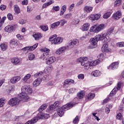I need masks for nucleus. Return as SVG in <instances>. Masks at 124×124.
I'll list each match as a JSON object with an SVG mask.
<instances>
[{"mask_svg": "<svg viewBox=\"0 0 124 124\" xmlns=\"http://www.w3.org/2000/svg\"><path fill=\"white\" fill-rule=\"evenodd\" d=\"M122 4V0H116L114 3V6L117 7Z\"/></svg>", "mask_w": 124, "mask_h": 124, "instance_id": "37", "label": "nucleus"}, {"mask_svg": "<svg viewBox=\"0 0 124 124\" xmlns=\"http://www.w3.org/2000/svg\"><path fill=\"white\" fill-rule=\"evenodd\" d=\"M121 17H122V12H121V11L116 12L115 13L113 14L112 16V19L115 20V21L119 20Z\"/></svg>", "mask_w": 124, "mask_h": 124, "instance_id": "15", "label": "nucleus"}, {"mask_svg": "<svg viewBox=\"0 0 124 124\" xmlns=\"http://www.w3.org/2000/svg\"><path fill=\"white\" fill-rule=\"evenodd\" d=\"M111 14H112V13L111 12L106 13L103 15V18L104 19H108V18H109V17H110L111 16Z\"/></svg>", "mask_w": 124, "mask_h": 124, "instance_id": "41", "label": "nucleus"}, {"mask_svg": "<svg viewBox=\"0 0 124 124\" xmlns=\"http://www.w3.org/2000/svg\"><path fill=\"white\" fill-rule=\"evenodd\" d=\"M104 29H105V24H94L90 28L89 32H88V35L92 36H93L92 33H98L101 31H103Z\"/></svg>", "mask_w": 124, "mask_h": 124, "instance_id": "3", "label": "nucleus"}, {"mask_svg": "<svg viewBox=\"0 0 124 124\" xmlns=\"http://www.w3.org/2000/svg\"><path fill=\"white\" fill-rule=\"evenodd\" d=\"M77 61L78 62H81V65L83 66V68L85 70H89L91 66H95V65H97L99 63V60H95L85 62L88 61V57H80L78 59Z\"/></svg>", "mask_w": 124, "mask_h": 124, "instance_id": "2", "label": "nucleus"}, {"mask_svg": "<svg viewBox=\"0 0 124 124\" xmlns=\"http://www.w3.org/2000/svg\"><path fill=\"white\" fill-rule=\"evenodd\" d=\"M31 75L30 74H27L25 76H24V77L22 78V81L23 82H28V80H29L31 77Z\"/></svg>", "mask_w": 124, "mask_h": 124, "instance_id": "35", "label": "nucleus"}, {"mask_svg": "<svg viewBox=\"0 0 124 124\" xmlns=\"http://www.w3.org/2000/svg\"><path fill=\"white\" fill-rule=\"evenodd\" d=\"M122 82L120 81L117 83V86L115 87L113 90L112 91L110 92V94H109V96H113L114 95H115V94H116V93H117V92H118V91L121 90V88L122 87Z\"/></svg>", "mask_w": 124, "mask_h": 124, "instance_id": "9", "label": "nucleus"}, {"mask_svg": "<svg viewBox=\"0 0 124 124\" xmlns=\"http://www.w3.org/2000/svg\"><path fill=\"white\" fill-rule=\"evenodd\" d=\"M32 11V8L31 6H27V12L28 13H31Z\"/></svg>", "mask_w": 124, "mask_h": 124, "instance_id": "59", "label": "nucleus"}, {"mask_svg": "<svg viewBox=\"0 0 124 124\" xmlns=\"http://www.w3.org/2000/svg\"><path fill=\"white\" fill-rule=\"evenodd\" d=\"M43 75H44V72L41 71L35 74L34 75V77L37 78V77H41L42 76H43Z\"/></svg>", "mask_w": 124, "mask_h": 124, "instance_id": "38", "label": "nucleus"}, {"mask_svg": "<svg viewBox=\"0 0 124 124\" xmlns=\"http://www.w3.org/2000/svg\"><path fill=\"white\" fill-rule=\"evenodd\" d=\"M66 47L69 50H71V49H72L74 47V46L70 42L67 45Z\"/></svg>", "mask_w": 124, "mask_h": 124, "instance_id": "54", "label": "nucleus"}, {"mask_svg": "<svg viewBox=\"0 0 124 124\" xmlns=\"http://www.w3.org/2000/svg\"><path fill=\"white\" fill-rule=\"evenodd\" d=\"M97 42L98 40L95 38V36L93 38H91L90 40V46H88L89 49H93L97 46Z\"/></svg>", "mask_w": 124, "mask_h": 124, "instance_id": "8", "label": "nucleus"}, {"mask_svg": "<svg viewBox=\"0 0 124 124\" xmlns=\"http://www.w3.org/2000/svg\"><path fill=\"white\" fill-rule=\"evenodd\" d=\"M42 82V78H38L35 79L34 82H33V87H37L40 85V83Z\"/></svg>", "mask_w": 124, "mask_h": 124, "instance_id": "23", "label": "nucleus"}, {"mask_svg": "<svg viewBox=\"0 0 124 124\" xmlns=\"http://www.w3.org/2000/svg\"><path fill=\"white\" fill-rule=\"evenodd\" d=\"M74 105L71 103H68L63 105L62 107H59L57 108V114L59 115V117H62L63 114H64V111L69 110L70 108H72Z\"/></svg>", "mask_w": 124, "mask_h": 124, "instance_id": "4", "label": "nucleus"}, {"mask_svg": "<svg viewBox=\"0 0 124 124\" xmlns=\"http://www.w3.org/2000/svg\"><path fill=\"white\" fill-rule=\"evenodd\" d=\"M116 45L117 47H124V42H118Z\"/></svg>", "mask_w": 124, "mask_h": 124, "instance_id": "52", "label": "nucleus"}, {"mask_svg": "<svg viewBox=\"0 0 124 124\" xmlns=\"http://www.w3.org/2000/svg\"><path fill=\"white\" fill-rule=\"evenodd\" d=\"M27 23V20L25 19H20L18 21V23L20 25H24V24H26Z\"/></svg>", "mask_w": 124, "mask_h": 124, "instance_id": "55", "label": "nucleus"}, {"mask_svg": "<svg viewBox=\"0 0 124 124\" xmlns=\"http://www.w3.org/2000/svg\"><path fill=\"white\" fill-rule=\"evenodd\" d=\"M60 6H53L52 9L53 10H54V11H56V12H58V11H60Z\"/></svg>", "mask_w": 124, "mask_h": 124, "instance_id": "53", "label": "nucleus"}, {"mask_svg": "<svg viewBox=\"0 0 124 124\" xmlns=\"http://www.w3.org/2000/svg\"><path fill=\"white\" fill-rule=\"evenodd\" d=\"M5 102V99L4 98L0 99V108L3 107L4 106Z\"/></svg>", "mask_w": 124, "mask_h": 124, "instance_id": "43", "label": "nucleus"}, {"mask_svg": "<svg viewBox=\"0 0 124 124\" xmlns=\"http://www.w3.org/2000/svg\"><path fill=\"white\" fill-rule=\"evenodd\" d=\"M28 59L29 61H33L35 59V55L31 52L29 53L28 54Z\"/></svg>", "mask_w": 124, "mask_h": 124, "instance_id": "33", "label": "nucleus"}, {"mask_svg": "<svg viewBox=\"0 0 124 124\" xmlns=\"http://www.w3.org/2000/svg\"><path fill=\"white\" fill-rule=\"evenodd\" d=\"M7 18L10 21H11V20H13V16L11 14H8L7 15Z\"/></svg>", "mask_w": 124, "mask_h": 124, "instance_id": "58", "label": "nucleus"}, {"mask_svg": "<svg viewBox=\"0 0 124 124\" xmlns=\"http://www.w3.org/2000/svg\"><path fill=\"white\" fill-rule=\"evenodd\" d=\"M16 37L19 40H23V39H24V36H21L20 34L16 35Z\"/></svg>", "mask_w": 124, "mask_h": 124, "instance_id": "61", "label": "nucleus"}, {"mask_svg": "<svg viewBox=\"0 0 124 124\" xmlns=\"http://www.w3.org/2000/svg\"><path fill=\"white\" fill-rule=\"evenodd\" d=\"M6 9V6L5 5H1L0 6V10H5Z\"/></svg>", "mask_w": 124, "mask_h": 124, "instance_id": "60", "label": "nucleus"}, {"mask_svg": "<svg viewBox=\"0 0 124 124\" xmlns=\"http://www.w3.org/2000/svg\"><path fill=\"white\" fill-rule=\"evenodd\" d=\"M4 31L6 32H12L13 31V29H12V25H8L4 28Z\"/></svg>", "mask_w": 124, "mask_h": 124, "instance_id": "25", "label": "nucleus"}, {"mask_svg": "<svg viewBox=\"0 0 124 124\" xmlns=\"http://www.w3.org/2000/svg\"><path fill=\"white\" fill-rule=\"evenodd\" d=\"M71 17V15L70 14H68L67 15H64L63 18H65V19H69Z\"/></svg>", "mask_w": 124, "mask_h": 124, "instance_id": "62", "label": "nucleus"}, {"mask_svg": "<svg viewBox=\"0 0 124 124\" xmlns=\"http://www.w3.org/2000/svg\"><path fill=\"white\" fill-rule=\"evenodd\" d=\"M79 117L76 116V118L74 119L73 123L74 124H76L79 123Z\"/></svg>", "mask_w": 124, "mask_h": 124, "instance_id": "49", "label": "nucleus"}, {"mask_svg": "<svg viewBox=\"0 0 124 124\" xmlns=\"http://www.w3.org/2000/svg\"><path fill=\"white\" fill-rule=\"evenodd\" d=\"M101 17V15L100 14H97L96 15H91L89 16L90 20H92V21H95V20H98L99 18Z\"/></svg>", "mask_w": 124, "mask_h": 124, "instance_id": "19", "label": "nucleus"}, {"mask_svg": "<svg viewBox=\"0 0 124 124\" xmlns=\"http://www.w3.org/2000/svg\"><path fill=\"white\" fill-rule=\"evenodd\" d=\"M74 84V80L71 79H66L64 81L63 87L65 89H67L69 87L68 85Z\"/></svg>", "mask_w": 124, "mask_h": 124, "instance_id": "14", "label": "nucleus"}, {"mask_svg": "<svg viewBox=\"0 0 124 124\" xmlns=\"http://www.w3.org/2000/svg\"><path fill=\"white\" fill-rule=\"evenodd\" d=\"M32 36L34 38L35 40H38L40 38H42V34L39 32H33Z\"/></svg>", "mask_w": 124, "mask_h": 124, "instance_id": "21", "label": "nucleus"}, {"mask_svg": "<svg viewBox=\"0 0 124 124\" xmlns=\"http://www.w3.org/2000/svg\"><path fill=\"white\" fill-rule=\"evenodd\" d=\"M59 105V101L55 102L53 105H51L50 106L49 110H47V113H49L50 114L53 113L54 111H55V109H56V107H58Z\"/></svg>", "mask_w": 124, "mask_h": 124, "instance_id": "12", "label": "nucleus"}, {"mask_svg": "<svg viewBox=\"0 0 124 124\" xmlns=\"http://www.w3.org/2000/svg\"><path fill=\"white\" fill-rule=\"evenodd\" d=\"M90 26H91V24L89 23H84L82 26V31H88L90 29Z\"/></svg>", "mask_w": 124, "mask_h": 124, "instance_id": "26", "label": "nucleus"}, {"mask_svg": "<svg viewBox=\"0 0 124 124\" xmlns=\"http://www.w3.org/2000/svg\"><path fill=\"white\" fill-rule=\"evenodd\" d=\"M117 120H122L123 119V115L121 113H118L116 115Z\"/></svg>", "mask_w": 124, "mask_h": 124, "instance_id": "50", "label": "nucleus"}, {"mask_svg": "<svg viewBox=\"0 0 124 124\" xmlns=\"http://www.w3.org/2000/svg\"><path fill=\"white\" fill-rule=\"evenodd\" d=\"M60 24H61V26H64L65 24H66L67 23V21L64 20V19H62L60 21Z\"/></svg>", "mask_w": 124, "mask_h": 124, "instance_id": "56", "label": "nucleus"}, {"mask_svg": "<svg viewBox=\"0 0 124 124\" xmlns=\"http://www.w3.org/2000/svg\"><path fill=\"white\" fill-rule=\"evenodd\" d=\"M21 91L22 93L19 95V99L22 102H26L30 99V97H29L27 93L28 94L32 93V90L30 85L25 84L22 87Z\"/></svg>", "mask_w": 124, "mask_h": 124, "instance_id": "1", "label": "nucleus"}, {"mask_svg": "<svg viewBox=\"0 0 124 124\" xmlns=\"http://www.w3.org/2000/svg\"><path fill=\"white\" fill-rule=\"evenodd\" d=\"M79 43V41H78V39H75L72 40L71 42V43L74 46L75 45H76V44H78Z\"/></svg>", "mask_w": 124, "mask_h": 124, "instance_id": "47", "label": "nucleus"}, {"mask_svg": "<svg viewBox=\"0 0 124 124\" xmlns=\"http://www.w3.org/2000/svg\"><path fill=\"white\" fill-rule=\"evenodd\" d=\"M15 11L16 14H19L20 13V9L19 8V6L18 5H15L14 6Z\"/></svg>", "mask_w": 124, "mask_h": 124, "instance_id": "45", "label": "nucleus"}, {"mask_svg": "<svg viewBox=\"0 0 124 124\" xmlns=\"http://www.w3.org/2000/svg\"><path fill=\"white\" fill-rule=\"evenodd\" d=\"M114 31V28L111 27L110 28H109L108 30V31L107 33H108V35H110V34H111V33H112V32H113V31Z\"/></svg>", "mask_w": 124, "mask_h": 124, "instance_id": "51", "label": "nucleus"}, {"mask_svg": "<svg viewBox=\"0 0 124 124\" xmlns=\"http://www.w3.org/2000/svg\"><path fill=\"white\" fill-rule=\"evenodd\" d=\"M40 29H41L43 31H47L48 30H49V28H48V26L42 25L40 26Z\"/></svg>", "mask_w": 124, "mask_h": 124, "instance_id": "40", "label": "nucleus"}, {"mask_svg": "<svg viewBox=\"0 0 124 124\" xmlns=\"http://www.w3.org/2000/svg\"><path fill=\"white\" fill-rule=\"evenodd\" d=\"M78 78L79 80H84V78H85V75L83 74H80L78 76Z\"/></svg>", "mask_w": 124, "mask_h": 124, "instance_id": "48", "label": "nucleus"}, {"mask_svg": "<svg viewBox=\"0 0 124 124\" xmlns=\"http://www.w3.org/2000/svg\"><path fill=\"white\" fill-rule=\"evenodd\" d=\"M49 53H44L41 56V60H43V61H46L48 60L49 58Z\"/></svg>", "mask_w": 124, "mask_h": 124, "instance_id": "30", "label": "nucleus"}, {"mask_svg": "<svg viewBox=\"0 0 124 124\" xmlns=\"http://www.w3.org/2000/svg\"><path fill=\"white\" fill-rule=\"evenodd\" d=\"M41 51L42 52H44L45 54H49V53H50V49L46 47L41 49Z\"/></svg>", "mask_w": 124, "mask_h": 124, "instance_id": "42", "label": "nucleus"}, {"mask_svg": "<svg viewBox=\"0 0 124 124\" xmlns=\"http://www.w3.org/2000/svg\"><path fill=\"white\" fill-rule=\"evenodd\" d=\"M20 59L18 58H14L11 59V62L13 64H18L20 63Z\"/></svg>", "mask_w": 124, "mask_h": 124, "instance_id": "28", "label": "nucleus"}, {"mask_svg": "<svg viewBox=\"0 0 124 124\" xmlns=\"http://www.w3.org/2000/svg\"><path fill=\"white\" fill-rule=\"evenodd\" d=\"M101 72L98 70H95L92 72L91 75L93 76V77H99L101 76Z\"/></svg>", "mask_w": 124, "mask_h": 124, "instance_id": "22", "label": "nucleus"}, {"mask_svg": "<svg viewBox=\"0 0 124 124\" xmlns=\"http://www.w3.org/2000/svg\"><path fill=\"white\" fill-rule=\"evenodd\" d=\"M9 43L11 48H15L16 46H18V41L16 39H11Z\"/></svg>", "mask_w": 124, "mask_h": 124, "instance_id": "16", "label": "nucleus"}, {"mask_svg": "<svg viewBox=\"0 0 124 124\" xmlns=\"http://www.w3.org/2000/svg\"><path fill=\"white\" fill-rule=\"evenodd\" d=\"M108 43L106 42V43L103 45V46L101 48L102 52H106V53H108V52H110L111 51V49L109 48Z\"/></svg>", "mask_w": 124, "mask_h": 124, "instance_id": "20", "label": "nucleus"}, {"mask_svg": "<svg viewBox=\"0 0 124 124\" xmlns=\"http://www.w3.org/2000/svg\"><path fill=\"white\" fill-rule=\"evenodd\" d=\"M49 41L51 42V44L59 45L61 44V43H62V42L63 41V38L61 37H57V34H54L49 37Z\"/></svg>", "mask_w": 124, "mask_h": 124, "instance_id": "6", "label": "nucleus"}, {"mask_svg": "<svg viewBox=\"0 0 124 124\" xmlns=\"http://www.w3.org/2000/svg\"><path fill=\"white\" fill-rule=\"evenodd\" d=\"M119 64H120V62L119 61L113 62L110 65L108 66L107 68L108 70H110V69L115 70V69H117L119 67Z\"/></svg>", "mask_w": 124, "mask_h": 124, "instance_id": "11", "label": "nucleus"}, {"mask_svg": "<svg viewBox=\"0 0 124 124\" xmlns=\"http://www.w3.org/2000/svg\"><path fill=\"white\" fill-rule=\"evenodd\" d=\"M20 80H21V77L16 76L13 77L10 80V82L12 83V84H16V83H18Z\"/></svg>", "mask_w": 124, "mask_h": 124, "instance_id": "18", "label": "nucleus"}, {"mask_svg": "<svg viewBox=\"0 0 124 124\" xmlns=\"http://www.w3.org/2000/svg\"><path fill=\"white\" fill-rule=\"evenodd\" d=\"M56 57L54 56H51L49 58H48L46 61V64H48V65H50V64H52L56 62Z\"/></svg>", "mask_w": 124, "mask_h": 124, "instance_id": "17", "label": "nucleus"}, {"mask_svg": "<svg viewBox=\"0 0 124 124\" xmlns=\"http://www.w3.org/2000/svg\"><path fill=\"white\" fill-rule=\"evenodd\" d=\"M60 21H57L56 22H54L51 25V29H56L60 26Z\"/></svg>", "mask_w": 124, "mask_h": 124, "instance_id": "36", "label": "nucleus"}, {"mask_svg": "<svg viewBox=\"0 0 124 124\" xmlns=\"http://www.w3.org/2000/svg\"><path fill=\"white\" fill-rule=\"evenodd\" d=\"M95 38L98 41H103L106 43H108L111 41V39L109 38L108 33H102L98 34L95 36Z\"/></svg>", "mask_w": 124, "mask_h": 124, "instance_id": "5", "label": "nucleus"}, {"mask_svg": "<svg viewBox=\"0 0 124 124\" xmlns=\"http://www.w3.org/2000/svg\"><path fill=\"white\" fill-rule=\"evenodd\" d=\"M66 11V6L65 5H63L61 8L60 15L62 16L64 14V12Z\"/></svg>", "mask_w": 124, "mask_h": 124, "instance_id": "29", "label": "nucleus"}, {"mask_svg": "<svg viewBox=\"0 0 124 124\" xmlns=\"http://www.w3.org/2000/svg\"><path fill=\"white\" fill-rule=\"evenodd\" d=\"M0 47L2 51H6L7 49V44L5 43H2L0 45Z\"/></svg>", "mask_w": 124, "mask_h": 124, "instance_id": "32", "label": "nucleus"}, {"mask_svg": "<svg viewBox=\"0 0 124 124\" xmlns=\"http://www.w3.org/2000/svg\"><path fill=\"white\" fill-rule=\"evenodd\" d=\"M67 49V48L66 46H63L60 47L56 50L55 54L56 55H62L63 54V53H65Z\"/></svg>", "mask_w": 124, "mask_h": 124, "instance_id": "10", "label": "nucleus"}, {"mask_svg": "<svg viewBox=\"0 0 124 124\" xmlns=\"http://www.w3.org/2000/svg\"><path fill=\"white\" fill-rule=\"evenodd\" d=\"M54 2H55L54 0H50L46 3H45L44 4H43V6L42 7V9H44L45 8H47L48 6H49V5H51V4H53Z\"/></svg>", "mask_w": 124, "mask_h": 124, "instance_id": "24", "label": "nucleus"}, {"mask_svg": "<svg viewBox=\"0 0 124 124\" xmlns=\"http://www.w3.org/2000/svg\"><path fill=\"white\" fill-rule=\"evenodd\" d=\"M47 108V105L46 104H43L38 109L39 112H42L44 110Z\"/></svg>", "mask_w": 124, "mask_h": 124, "instance_id": "39", "label": "nucleus"}, {"mask_svg": "<svg viewBox=\"0 0 124 124\" xmlns=\"http://www.w3.org/2000/svg\"><path fill=\"white\" fill-rule=\"evenodd\" d=\"M95 96L94 95V93H89L87 96H86V99H88V100H92V99H93L94 97Z\"/></svg>", "mask_w": 124, "mask_h": 124, "instance_id": "31", "label": "nucleus"}, {"mask_svg": "<svg viewBox=\"0 0 124 124\" xmlns=\"http://www.w3.org/2000/svg\"><path fill=\"white\" fill-rule=\"evenodd\" d=\"M14 91V86H10L9 89L8 90V93H12Z\"/></svg>", "mask_w": 124, "mask_h": 124, "instance_id": "57", "label": "nucleus"}, {"mask_svg": "<svg viewBox=\"0 0 124 124\" xmlns=\"http://www.w3.org/2000/svg\"><path fill=\"white\" fill-rule=\"evenodd\" d=\"M78 97L79 99H82L84 96H85V92L84 91H81L78 93Z\"/></svg>", "mask_w": 124, "mask_h": 124, "instance_id": "34", "label": "nucleus"}, {"mask_svg": "<svg viewBox=\"0 0 124 124\" xmlns=\"http://www.w3.org/2000/svg\"><path fill=\"white\" fill-rule=\"evenodd\" d=\"M12 27L13 31L14 30H17V29H18V28H19V26H18V25L15 24L14 25H12Z\"/></svg>", "mask_w": 124, "mask_h": 124, "instance_id": "64", "label": "nucleus"}, {"mask_svg": "<svg viewBox=\"0 0 124 124\" xmlns=\"http://www.w3.org/2000/svg\"><path fill=\"white\" fill-rule=\"evenodd\" d=\"M98 58L99 60H96V61H99V62H100V61H103L104 60V54H100L98 56Z\"/></svg>", "mask_w": 124, "mask_h": 124, "instance_id": "44", "label": "nucleus"}, {"mask_svg": "<svg viewBox=\"0 0 124 124\" xmlns=\"http://www.w3.org/2000/svg\"><path fill=\"white\" fill-rule=\"evenodd\" d=\"M38 46V44L36 43L32 46H26L22 48V51H30L31 52V51H33L35 49H36L37 46Z\"/></svg>", "mask_w": 124, "mask_h": 124, "instance_id": "13", "label": "nucleus"}, {"mask_svg": "<svg viewBox=\"0 0 124 124\" xmlns=\"http://www.w3.org/2000/svg\"><path fill=\"white\" fill-rule=\"evenodd\" d=\"M21 100L20 98L15 97L12 98L8 102L9 105H11L12 106H16V105H19L20 104V102Z\"/></svg>", "mask_w": 124, "mask_h": 124, "instance_id": "7", "label": "nucleus"}, {"mask_svg": "<svg viewBox=\"0 0 124 124\" xmlns=\"http://www.w3.org/2000/svg\"><path fill=\"white\" fill-rule=\"evenodd\" d=\"M28 3H29V0H24L22 2V5H28Z\"/></svg>", "mask_w": 124, "mask_h": 124, "instance_id": "63", "label": "nucleus"}, {"mask_svg": "<svg viewBox=\"0 0 124 124\" xmlns=\"http://www.w3.org/2000/svg\"><path fill=\"white\" fill-rule=\"evenodd\" d=\"M69 93H74L76 92H77V90L74 88H70L69 90Z\"/></svg>", "mask_w": 124, "mask_h": 124, "instance_id": "46", "label": "nucleus"}, {"mask_svg": "<svg viewBox=\"0 0 124 124\" xmlns=\"http://www.w3.org/2000/svg\"><path fill=\"white\" fill-rule=\"evenodd\" d=\"M93 7L86 5L84 8V10L87 13H91L93 11Z\"/></svg>", "mask_w": 124, "mask_h": 124, "instance_id": "27", "label": "nucleus"}]
</instances>
